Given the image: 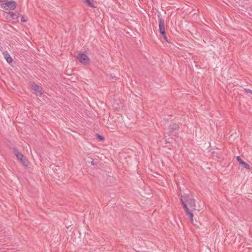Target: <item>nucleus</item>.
Wrapping results in <instances>:
<instances>
[{
	"instance_id": "nucleus-7",
	"label": "nucleus",
	"mask_w": 252,
	"mask_h": 252,
	"mask_svg": "<svg viewBox=\"0 0 252 252\" xmlns=\"http://www.w3.org/2000/svg\"><path fill=\"white\" fill-rule=\"evenodd\" d=\"M179 125L177 124H171L169 126L168 131L169 133L173 132L179 129Z\"/></svg>"
},
{
	"instance_id": "nucleus-12",
	"label": "nucleus",
	"mask_w": 252,
	"mask_h": 252,
	"mask_svg": "<svg viewBox=\"0 0 252 252\" xmlns=\"http://www.w3.org/2000/svg\"><path fill=\"white\" fill-rule=\"evenodd\" d=\"M96 137L97 139H98L99 141H103L104 140V137L99 134H96Z\"/></svg>"
},
{
	"instance_id": "nucleus-8",
	"label": "nucleus",
	"mask_w": 252,
	"mask_h": 252,
	"mask_svg": "<svg viewBox=\"0 0 252 252\" xmlns=\"http://www.w3.org/2000/svg\"><path fill=\"white\" fill-rule=\"evenodd\" d=\"M236 158L237 160L239 162L240 164L242 165L244 167L246 168V169H250V165L248 163L243 160L240 156L237 157Z\"/></svg>"
},
{
	"instance_id": "nucleus-2",
	"label": "nucleus",
	"mask_w": 252,
	"mask_h": 252,
	"mask_svg": "<svg viewBox=\"0 0 252 252\" xmlns=\"http://www.w3.org/2000/svg\"><path fill=\"white\" fill-rule=\"evenodd\" d=\"M1 7L7 11L6 15L7 19H14L15 16V9L16 8V4L14 1H10L2 4Z\"/></svg>"
},
{
	"instance_id": "nucleus-11",
	"label": "nucleus",
	"mask_w": 252,
	"mask_h": 252,
	"mask_svg": "<svg viewBox=\"0 0 252 252\" xmlns=\"http://www.w3.org/2000/svg\"><path fill=\"white\" fill-rule=\"evenodd\" d=\"M161 36L163 37V39L168 43H170V41L168 40L166 33L164 32V33H161Z\"/></svg>"
},
{
	"instance_id": "nucleus-15",
	"label": "nucleus",
	"mask_w": 252,
	"mask_h": 252,
	"mask_svg": "<svg viewBox=\"0 0 252 252\" xmlns=\"http://www.w3.org/2000/svg\"><path fill=\"white\" fill-rule=\"evenodd\" d=\"M91 164L93 165H96L97 162H95L94 159L91 161Z\"/></svg>"
},
{
	"instance_id": "nucleus-16",
	"label": "nucleus",
	"mask_w": 252,
	"mask_h": 252,
	"mask_svg": "<svg viewBox=\"0 0 252 252\" xmlns=\"http://www.w3.org/2000/svg\"><path fill=\"white\" fill-rule=\"evenodd\" d=\"M19 13H17V16H16V17H17V19H18V18L19 17Z\"/></svg>"
},
{
	"instance_id": "nucleus-4",
	"label": "nucleus",
	"mask_w": 252,
	"mask_h": 252,
	"mask_svg": "<svg viewBox=\"0 0 252 252\" xmlns=\"http://www.w3.org/2000/svg\"><path fill=\"white\" fill-rule=\"evenodd\" d=\"M158 18L159 32L160 34L164 33V32H165V25L164 20L162 19L160 14H158Z\"/></svg>"
},
{
	"instance_id": "nucleus-10",
	"label": "nucleus",
	"mask_w": 252,
	"mask_h": 252,
	"mask_svg": "<svg viewBox=\"0 0 252 252\" xmlns=\"http://www.w3.org/2000/svg\"><path fill=\"white\" fill-rule=\"evenodd\" d=\"M85 2L89 7L92 8L95 7L94 3V0H85Z\"/></svg>"
},
{
	"instance_id": "nucleus-14",
	"label": "nucleus",
	"mask_w": 252,
	"mask_h": 252,
	"mask_svg": "<svg viewBox=\"0 0 252 252\" xmlns=\"http://www.w3.org/2000/svg\"><path fill=\"white\" fill-rule=\"evenodd\" d=\"M244 91L247 93H250L251 94H252V90H251V89H248V88H245L244 89Z\"/></svg>"
},
{
	"instance_id": "nucleus-6",
	"label": "nucleus",
	"mask_w": 252,
	"mask_h": 252,
	"mask_svg": "<svg viewBox=\"0 0 252 252\" xmlns=\"http://www.w3.org/2000/svg\"><path fill=\"white\" fill-rule=\"evenodd\" d=\"M31 88L36 93H39L40 95L42 94L41 88H40V87L34 82L32 83V84L31 85Z\"/></svg>"
},
{
	"instance_id": "nucleus-5",
	"label": "nucleus",
	"mask_w": 252,
	"mask_h": 252,
	"mask_svg": "<svg viewBox=\"0 0 252 252\" xmlns=\"http://www.w3.org/2000/svg\"><path fill=\"white\" fill-rule=\"evenodd\" d=\"M79 61L83 64H87L89 63L90 59L84 53H79L77 57Z\"/></svg>"
},
{
	"instance_id": "nucleus-13",
	"label": "nucleus",
	"mask_w": 252,
	"mask_h": 252,
	"mask_svg": "<svg viewBox=\"0 0 252 252\" xmlns=\"http://www.w3.org/2000/svg\"><path fill=\"white\" fill-rule=\"evenodd\" d=\"M27 17L25 16H24V15L21 16V21L22 22H25L27 21Z\"/></svg>"
},
{
	"instance_id": "nucleus-1",
	"label": "nucleus",
	"mask_w": 252,
	"mask_h": 252,
	"mask_svg": "<svg viewBox=\"0 0 252 252\" xmlns=\"http://www.w3.org/2000/svg\"><path fill=\"white\" fill-rule=\"evenodd\" d=\"M180 201L186 215L189 216L191 223H193V212L196 210L195 199L193 198L192 194L189 192V193L184 194L183 195H181Z\"/></svg>"
},
{
	"instance_id": "nucleus-9",
	"label": "nucleus",
	"mask_w": 252,
	"mask_h": 252,
	"mask_svg": "<svg viewBox=\"0 0 252 252\" xmlns=\"http://www.w3.org/2000/svg\"><path fill=\"white\" fill-rule=\"evenodd\" d=\"M3 55L4 56V58H5V59L7 62V63H10L12 62L13 60H12V58L10 57V56L9 55L8 53H7L6 52H4L3 53Z\"/></svg>"
},
{
	"instance_id": "nucleus-3",
	"label": "nucleus",
	"mask_w": 252,
	"mask_h": 252,
	"mask_svg": "<svg viewBox=\"0 0 252 252\" xmlns=\"http://www.w3.org/2000/svg\"><path fill=\"white\" fill-rule=\"evenodd\" d=\"M17 159L19 160L22 165L27 168L29 167V161L27 158L20 152L17 151Z\"/></svg>"
}]
</instances>
